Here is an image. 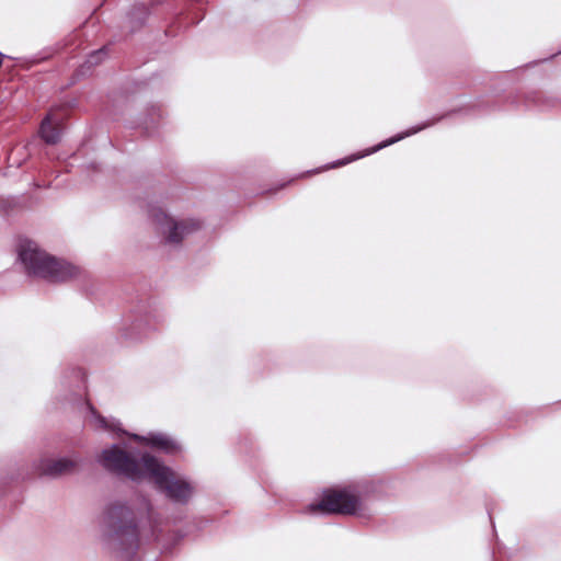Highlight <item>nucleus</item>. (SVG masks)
<instances>
[{"mask_svg":"<svg viewBox=\"0 0 561 561\" xmlns=\"http://www.w3.org/2000/svg\"><path fill=\"white\" fill-rule=\"evenodd\" d=\"M98 461L105 470L134 482L151 481L165 497L178 504H187L197 490L194 481L175 472L154 456L146 453L136 458L118 444L103 449Z\"/></svg>","mask_w":561,"mask_h":561,"instance_id":"obj_1","label":"nucleus"},{"mask_svg":"<svg viewBox=\"0 0 561 561\" xmlns=\"http://www.w3.org/2000/svg\"><path fill=\"white\" fill-rule=\"evenodd\" d=\"M151 512L148 501H145L144 507L137 508L129 503L116 501L105 508L103 523L122 549L134 554L144 541L158 537Z\"/></svg>","mask_w":561,"mask_h":561,"instance_id":"obj_2","label":"nucleus"},{"mask_svg":"<svg viewBox=\"0 0 561 561\" xmlns=\"http://www.w3.org/2000/svg\"><path fill=\"white\" fill-rule=\"evenodd\" d=\"M18 253L28 275L51 283L67 282L77 278L81 273L78 266L51 256L32 240H22Z\"/></svg>","mask_w":561,"mask_h":561,"instance_id":"obj_3","label":"nucleus"},{"mask_svg":"<svg viewBox=\"0 0 561 561\" xmlns=\"http://www.w3.org/2000/svg\"><path fill=\"white\" fill-rule=\"evenodd\" d=\"M377 484L362 482L355 485H348L339 490H330L323 494V497L311 503L306 507V512L310 514H342L354 515L360 508L362 496L369 492L375 493Z\"/></svg>","mask_w":561,"mask_h":561,"instance_id":"obj_4","label":"nucleus"},{"mask_svg":"<svg viewBox=\"0 0 561 561\" xmlns=\"http://www.w3.org/2000/svg\"><path fill=\"white\" fill-rule=\"evenodd\" d=\"M148 214L157 225V230L163 234L165 243L170 245L180 244L188 233L199 228L197 220L178 221L165 214L159 206L150 205Z\"/></svg>","mask_w":561,"mask_h":561,"instance_id":"obj_5","label":"nucleus"},{"mask_svg":"<svg viewBox=\"0 0 561 561\" xmlns=\"http://www.w3.org/2000/svg\"><path fill=\"white\" fill-rule=\"evenodd\" d=\"M78 457L41 458L35 463V470L39 476L57 478L72 472L79 465Z\"/></svg>","mask_w":561,"mask_h":561,"instance_id":"obj_6","label":"nucleus"},{"mask_svg":"<svg viewBox=\"0 0 561 561\" xmlns=\"http://www.w3.org/2000/svg\"><path fill=\"white\" fill-rule=\"evenodd\" d=\"M124 328V336L129 340H139L158 324L157 317L150 312L131 316Z\"/></svg>","mask_w":561,"mask_h":561,"instance_id":"obj_7","label":"nucleus"},{"mask_svg":"<svg viewBox=\"0 0 561 561\" xmlns=\"http://www.w3.org/2000/svg\"><path fill=\"white\" fill-rule=\"evenodd\" d=\"M131 437L139 443H142L165 454H174L180 450L179 444L169 435L163 433H149L146 436L134 434Z\"/></svg>","mask_w":561,"mask_h":561,"instance_id":"obj_8","label":"nucleus"},{"mask_svg":"<svg viewBox=\"0 0 561 561\" xmlns=\"http://www.w3.org/2000/svg\"><path fill=\"white\" fill-rule=\"evenodd\" d=\"M39 134L46 144H57L61 137L60 119L55 117L53 113H49L41 124Z\"/></svg>","mask_w":561,"mask_h":561,"instance_id":"obj_9","label":"nucleus"},{"mask_svg":"<svg viewBox=\"0 0 561 561\" xmlns=\"http://www.w3.org/2000/svg\"><path fill=\"white\" fill-rule=\"evenodd\" d=\"M439 121V118H435V119H432V121H427L423 124H420L415 127H412L403 133H400L398 135H396L394 137H391L380 144H378L377 146H375L374 148H371L370 150H368L366 153L362 154L360 157H364L366 154H369V153H374L382 148H386L397 141H400L402 139H404L405 137H409V136H412V135H415L416 133L427 128V127H431L433 126L435 123H437Z\"/></svg>","mask_w":561,"mask_h":561,"instance_id":"obj_10","label":"nucleus"},{"mask_svg":"<svg viewBox=\"0 0 561 561\" xmlns=\"http://www.w3.org/2000/svg\"><path fill=\"white\" fill-rule=\"evenodd\" d=\"M91 411V417L93 420V423L96 427L106 430V431H119V423L115 420H107L96 413V411L89 407Z\"/></svg>","mask_w":561,"mask_h":561,"instance_id":"obj_11","label":"nucleus"},{"mask_svg":"<svg viewBox=\"0 0 561 561\" xmlns=\"http://www.w3.org/2000/svg\"><path fill=\"white\" fill-rule=\"evenodd\" d=\"M106 56V51H105V48H101L99 50H95V51H92L85 62L81 66V72L84 73V69H90L96 65H99L100 62H102V60L105 58Z\"/></svg>","mask_w":561,"mask_h":561,"instance_id":"obj_12","label":"nucleus"},{"mask_svg":"<svg viewBox=\"0 0 561 561\" xmlns=\"http://www.w3.org/2000/svg\"><path fill=\"white\" fill-rule=\"evenodd\" d=\"M360 158L359 156H356V157H351L348 159H344V160H339L336 162H334L333 164L330 165V168H335V167H340V165H344L351 161H354L356 159ZM325 170H329V167H325Z\"/></svg>","mask_w":561,"mask_h":561,"instance_id":"obj_13","label":"nucleus"},{"mask_svg":"<svg viewBox=\"0 0 561 561\" xmlns=\"http://www.w3.org/2000/svg\"><path fill=\"white\" fill-rule=\"evenodd\" d=\"M118 432H122V434H125V431H122L121 428H119V431H118Z\"/></svg>","mask_w":561,"mask_h":561,"instance_id":"obj_14","label":"nucleus"}]
</instances>
